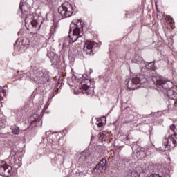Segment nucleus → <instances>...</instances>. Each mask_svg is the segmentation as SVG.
<instances>
[{
    "mask_svg": "<svg viewBox=\"0 0 177 177\" xmlns=\"http://www.w3.org/2000/svg\"><path fill=\"white\" fill-rule=\"evenodd\" d=\"M48 57H49L51 63L53 64L56 65L60 62V58H59V55L53 52L47 53Z\"/></svg>",
    "mask_w": 177,
    "mask_h": 177,
    "instance_id": "nucleus-11",
    "label": "nucleus"
},
{
    "mask_svg": "<svg viewBox=\"0 0 177 177\" xmlns=\"http://www.w3.org/2000/svg\"><path fill=\"white\" fill-rule=\"evenodd\" d=\"M100 139H101V140H106V138H107V136L104 134V133H100Z\"/></svg>",
    "mask_w": 177,
    "mask_h": 177,
    "instance_id": "nucleus-20",
    "label": "nucleus"
},
{
    "mask_svg": "<svg viewBox=\"0 0 177 177\" xmlns=\"http://www.w3.org/2000/svg\"><path fill=\"white\" fill-rule=\"evenodd\" d=\"M59 28V26L54 24L51 26L50 28V32L52 35L55 34V32H56V30Z\"/></svg>",
    "mask_w": 177,
    "mask_h": 177,
    "instance_id": "nucleus-18",
    "label": "nucleus"
},
{
    "mask_svg": "<svg viewBox=\"0 0 177 177\" xmlns=\"http://www.w3.org/2000/svg\"><path fill=\"white\" fill-rule=\"evenodd\" d=\"M88 84H91V80H86L85 81H82L80 86H79V92L84 95H92L94 93L93 88L89 87V85Z\"/></svg>",
    "mask_w": 177,
    "mask_h": 177,
    "instance_id": "nucleus-6",
    "label": "nucleus"
},
{
    "mask_svg": "<svg viewBox=\"0 0 177 177\" xmlns=\"http://www.w3.org/2000/svg\"><path fill=\"white\" fill-rule=\"evenodd\" d=\"M33 80L35 82L44 84L46 81H49V72L45 70H37Z\"/></svg>",
    "mask_w": 177,
    "mask_h": 177,
    "instance_id": "nucleus-5",
    "label": "nucleus"
},
{
    "mask_svg": "<svg viewBox=\"0 0 177 177\" xmlns=\"http://www.w3.org/2000/svg\"><path fill=\"white\" fill-rule=\"evenodd\" d=\"M0 175L5 177H8L12 175V166L7 164L6 161H3L0 164Z\"/></svg>",
    "mask_w": 177,
    "mask_h": 177,
    "instance_id": "nucleus-8",
    "label": "nucleus"
},
{
    "mask_svg": "<svg viewBox=\"0 0 177 177\" xmlns=\"http://www.w3.org/2000/svg\"><path fill=\"white\" fill-rule=\"evenodd\" d=\"M172 21H174V19L171 18V23H172Z\"/></svg>",
    "mask_w": 177,
    "mask_h": 177,
    "instance_id": "nucleus-23",
    "label": "nucleus"
},
{
    "mask_svg": "<svg viewBox=\"0 0 177 177\" xmlns=\"http://www.w3.org/2000/svg\"><path fill=\"white\" fill-rule=\"evenodd\" d=\"M10 129L14 135H19L20 133V129L16 125L12 126Z\"/></svg>",
    "mask_w": 177,
    "mask_h": 177,
    "instance_id": "nucleus-17",
    "label": "nucleus"
},
{
    "mask_svg": "<svg viewBox=\"0 0 177 177\" xmlns=\"http://www.w3.org/2000/svg\"><path fill=\"white\" fill-rule=\"evenodd\" d=\"M134 174H136V171H135V170H133V171L129 172L128 175H129L131 177H136V176H133Z\"/></svg>",
    "mask_w": 177,
    "mask_h": 177,
    "instance_id": "nucleus-21",
    "label": "nucleus"
},
{
    "mask_svg": "<svg viewBox=\"0 0 177 177\" xmlns=\"http://www.w3.org/2000/svg\"><path fill=\"white\" fill-rule=\"evenodd\" d=\"M167 95L169 99H172L173 100H177V93L172 88H169L167 91Z\"/></svg>",
    "mask_w": 177,
    "mask_h": 177,
    "instance_id": "nucleus-12",
    "label": "nucleus"
},
{
    "mask_svg": "<svg viewBox=\"0 0 177 177\" xmlns=\"http://www.w3.org/2000/svg\"><path fill=\"white\" fill-rule=\"evenodd\" d=\"M95 45H97V44L91 41H86L84 43V46L83 48L84 52H85L86 55H92V49H93V46Z\"/></svg>",
    "mask_w": 177,
    "mask_h": 177,
    "instance_id": "nucleus-9",
    "label": "nucleus"
},
{
    "mask_svg": "<svg viewBox=\"0 0 177 177\" xmlns=\"http://www.w3.org/2000/svg\"><path fill=\"white\" fill-rule=\"evenodd\" d=\"M58 12L63 19H66V17L73 16L74 9L73 8L71 3L66 1L58 8Z\"/></svg>",
    "mask_w": 177,
    "mask_h": 177,
    "instance_id": "nucleus-4",
    "label": "nucleus"
},
{
    "mask_svg": "<svg viewBox=\"0 0 177 177\" xmlns=\"http://www.w3.org/2000/svg\"><path fill=\"white\" fill-rule=\"evenodd\" d=\"M151 81L153 82L158 88H160L162 92L171 89L172 86V82L171 81L165 80L162 76L158 75L153 76Z\"/></svg>",
    "mask_w": 177,
    "mask_h": 177,
    "instance_id": "nucleus-3",
    "label": "nucleus"
},
{
    "mask_svg": "<svg viewBox=\"0 0 177 177\" xmlns=\"http://www.w3.org/2000/svg\"><path fill=\"white\" fill-rule=\"evenodd\" d=\"M83 28L84 25L81 23V20H78L77 24L74 23L71 24L68 33L69 44H74L76 41L82 42L84 40L82 37V35H84V32H82Z\"/></svg>",
    "mask_w": 177,
    "mask_h": 177,
    "instance_id": "nucleus-2",
    "label": "nucleus"
},
{
    "mask_svg": "<svg viewBox=\"0 0 177 177\" xmlns=\"http://www.w3.org/2000/svg\"><path fill=\"white\" fill-rule=\"evenodd\" d=\"M107 160L106 159H102L98 164L96 165L95 167L94 168L95 169H97V171H106L107 169Z\"/></svg>",
    "mask_w": 177,
    "mask_h": 177,
    "instance_id": "nucleus-10",
    "label": "nucleus"
},
{
    "mask_svg": "<svg viewBox=\"0 0 177 177\" xmlns=\"http://www.w3.org/2000/svg\"><path fill=\"white\" fill-rule=\"evenodd\" d=\"M148 177H171V176H169V174H162V173H154V174H151Z\"/></svg>",
    "mask_w": 177,
    "mask_h": 177,
    "instance_id": "nucleus-15",
    "label": "nucleus"
},
{
    "mask_svg": "<svg viewBox=\"0 0 177 177\" xmlns=\"http://www.w3.org/2000/svg\"><path fill=\"white\" fill-rule=\"evenodd\" d=\"M24 0H21L20 4H19V9L21 10L22 13H24V12H27L28 8H26V6H27V4L24 3Z\"/></svg>",
    "mask_w": 177,
    "mask_h": 177,
    "instance_id": "nucleus-14",
    "label": "nucleus"
},
{
    "mask_svg": "<svg viewBox=\"0 0 177 177\" xmlns=\"http://www.w3.org/2000/svg\"><path fill=\"white\" fill-rule=\"evenodd\" d=\"M31 25L32 27H35V28H38L36 30H39L41 28V23L38 22L37 20L33 19L31 21Z\"/></svg>",
    "mask_w": 177,
    "mask_h": 177,
    "instance_id": "nucleus-16",
    "label": "nucleus"
},
{
    "mask_svg": "<svg viewBox=\"0 0 177 177\" xmlns=\"http://www.w3.org/2000/svg\"><path fill=\"white\" fill-rule=\"evenodd\" d=\"M136 63L137 64H142L144 66L140 68V74L133 76L132 78L127 81V86L128 89H131L132 91L138 89L140 86H141V88L147 86V85L151 82V78H153V76L149 74L150 70H152V71H156V66H154V63H156V61L147 63L143 61V58L138 57Z\"/></svg>",
    "mask_w": 177,
    "mask_h": 177,
    "instance_id": "nucleus-1",
    "label": "nucleus"
},
{
    "mask_svg": "<svg viewBox=\"0 0 177 177\" xmlns=\"http://www.w3.org/2000/svg\"><path fill=\"white\" fill-rule=\"evenodd\" d=\"M38 118H39V115H38L37 114H35L30 118L29 122L31 127H37V122L39 121L38 120Z\"/></svg>",
    "mask_w": 177,
    "mask_h": 177,
    "instance_id": "nucleus-13",
    "label": "nucleus"
},
{
    "mask_svg": "<svg viewBox=\"0 0 177 177\" xmlns=\"http://www.w3.org/2000/svg\"><path fill=\"white\" fill-rule=\"evenodd\" d=\"M97 126L100 127V128H102V127H103V122H100L97 123Z\"/></svg>",
    "mask_w": 177,
    "mask_h": 177,
    "instance_id": "nucleus-22",
    "label": "nucleus"
},
{
    "mask_svg": "<svg viewBox=\"0 0 177 177\" xmlns=\"http://www.w3.org/2000/svg\"><path fill=\"white\" fill-rule=\"evenodd\" d=\"M89 158V154H85V152L82 153V156L81 157V158H82V160H84L85 161H86V160H88V158Z\"/></svg>",
    "mask_w": 177,
    "mask_h": 177,
    "instance_id": "nucleus-19",
    "label": "nucleus"
},
{
    "mask_svg": "<svg viewBox=\"0 0 177 177\" xmlns=\"http://www.w3.org/2000/svg\"><path fill=\"white\" fill-rule=\"evenodd\" d=\"M30 41L27 37H25L22 41H17L14 44V49L15 52H24L26 49L30 46Z\"/></svg>",
    "mask_w": 177,
    "mask_h": 177,
    "instance_id": "nucleus-7",
    "label": "nucleus"
}]
</instances>
